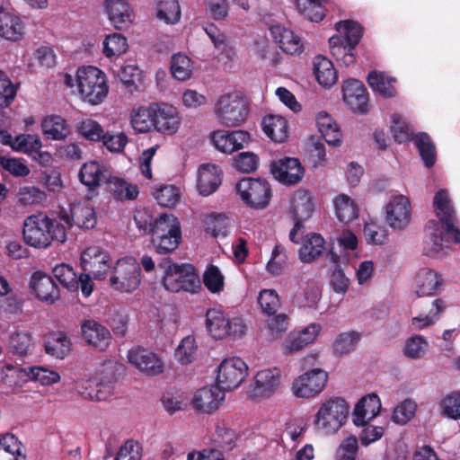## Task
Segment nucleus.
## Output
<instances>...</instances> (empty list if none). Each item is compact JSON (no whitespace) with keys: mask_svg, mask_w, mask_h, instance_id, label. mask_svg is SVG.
<instances>
[{"mask_svg":"<svg viewBox=\"0 0 460 460\" xmlns=\"http://www.w3.org/2000/svg\"><path fill=\"white\" fill-rule=\"evenodd\" d=\"M155 107L140 106L130 113V124L137 133H147L155 130Z\"/></svg>","mask_w":460,"mask_h":460,"instance_id":"obj_39","label":"nucleus"},{"mask_svg":"<svg viewBox=\"0 0 460 460\" xmlns=\"http://www.w3.org/2000/svg\"><path fill=\"white\" fill-rule=\"evenodd\" d=\"M75 389L79 395L86 400L102 402L111 398L103 386L98 384L95 376L77 380L75 383Z\"/></svg>","mask_w":460,"mask_h":460,"instance_id":"obj_40","label":"nucleus"},{"mask_svg":"<svg viewBox=\"0 0 460 460\" xmlns=\"http://www.w3.org/2000/svg\"><path fill=\"white\" fill-rule=\"evenodd\" d=\"M283 371L277 367L262 368L256 372L250 389V396L257 401L273 397L281 388Z\"/></svg>","mask_w":460,"mask_h":460,"instance_id":"obj_11","label":"nucleus"},{"mask_svg":"<svg viewBox=\"0 0 460 460\" xmlns=\"http://www.w3.org/2000/svg\"><path fill=\"white\" fill-rule=\"evenodd\" d=\"M71 216L74 223L81 228L91 229L97 223L95 209L88 201L74 204Z\"/></svg>","mask_w":460,"mask_h":460,"instance_id":"obj_45","label":"nucleus"},{"mask_svg":"<svg viewBox=\"0 0 460 460\" xmlns=\"http://www.w3.org/2000/svg\"><path fill=\"white\" fill-rule=\"evenodd\" d=\"M427 230L429 235L423 244L424 254L432 258L446 254L450 240L455 241L454 234L443 228L441 223L434 220L428 223Z\"/></svg>","mask_w":460,"mask_h":460,"instance_id":"obj_16","label":"nucleus"},{"mask_svg":"<svg viewBox=\"0 0 460 460\" xmlns=\"http://www.w3.org/2000/svg\"><path fill=\"white\" fill-rule=\"evenodd\" d=\"M109 283L111 288L121 293H133L141 284V269L132 256L118 259L111 266Z\"/></svg>","mask_w":460,"mask_h":460,"instance_id":"obj_6","label":"nucleus"},{"mask_svg":"<svg viewBox=\"0 0 460 460\" xmlns=\"http://www.w3.org/2000/svg\"><path fill=\"white\" fill-rule=\"evenodd\" d=\"M26 34V24L19 13L13 9L0 11V38L17 42L22 40Z\"/></svg>","mask_w":460,"mask_h":460,"instance_id":"obj_21","label":"nucleus"},{"mask_svg":"<svg viewBox=\"0 0 460 460\" xmlns=\"http://www.w3.org/2000/svg\"><path fill=\"white\" fill-rule=\"evenodd\" d=\"M30 367L21 368L7 364L0 371V378L9 386H20L30 381Z\"/></svg>","mask_w":460,"mask_h":460,"instance_id":"obj_62","label":"nucleus"},{"mask_svg":"<svg viewBox=\"0 0 460 460\" xmlns=\"http://www.w3.org/2000/svg\"><path fill=\"white\" fill-rule=\"evenodd\" d=\"M342 100L348 109L355 114L369 112V95L364 84L357 79H347L341 85Z\"/></svg>","mask_w":460,"mask_h":460,"instance_id":"obj_14","label":"nucleus"},{"mask_svg":"<svg viewBox=\"0 0 460 460\" xmlns=\"http://www.w3.org/2000/svg\"><path fill=\"white\" fill-rule=\"evenodd\" d=\"M108 175L107 168L96 161L84 163L79 172L81 182L89 188L99 186L104 181L108 182Z\"/></svg>","mask_w":460,"mask_h":460,"instance_id":"obj_37","label":"nucleus"},{"mask_svg":"<svg viewBox=\"0 0 460 460\" xmlns=\"http://www.w3.org/2000/svg\"><path fill=\"white\" fill-rule=\"evenodd\" d=\"M164 288L172 293L181 291L197 293L201 286L199 275L193 267L168 262L162 279Z\"/></svg>","mask_w":460,"mask_h":460,"instance_id":"obj_7","label":"nucleus"},{"mask_svg":"<svg viewBox=\"0 0 460 460\" xmlns=\"http://www.w3.org/2000/svg\"><path fill=\"white\" fill-rule=\"evenodd\" d=\"M235 191L239 199L252 209H264L270 205L272 190L268 181L246 177L237 181Z\"/></svg>","mask_w":460,"mask_h":460,"instance_id":"obj_8","label":"nucleus"},{"mask_svg":"<svg viewBox=\"0 0 460 460\" xmlns=\"http://www.w3.org/2000/svg\"><path fill=\"white\" fill-rule=\"evenodd\" d=\"M328 381L329 374L325 369L314 367L293 379L290 393L297 399H314L325 390Z\"/></svg>","mask_w":460,"mask_h":460,"instance_id":"obj_9","label":"nucleus"},{"mask_svg":"<svg viewBox=\"0 0 460 460\" xmlns=\"http://www.w3.org/2000/svg\"><path fill=\"white\" fill-rule=\"evenodd\" d=\"M336 218L343 224H350L359 217V206L350 196L345 193L336 195L332 199Z\"/></svg>","mask_w":460,"mask_h":460,"instance_id":"obj_33","label":"nucleus"},{"mask_svg":"<svg viewBox=\"0 0 460 460\" xmlns=\"http://www.w3.org/2000/svg\"><path fill=\"white\" fill-rule=\"evenodd\" d=\"M433 208L436 216L438 217V223H441L443 228H447L448 233L454 234L455 243L460 242V232L454 225L455 210L448 190L439 189L433 198Z\"/></svg>","mask_w":460,"mask_h":460,"instance_id":"obj_20","label":"nucleus"},{"mask_svg":"<svg viewBox=\"0 0 460 460\" xmlns=\"http://www.w3.org/2000/svg\"><path fill=\"white\" fill-rule=\"evenodd\" d=\"M224 400V390L217 385H212L196 390L190 404L197 412L210 414L219 409Z\"/></svg>","mask_w":460,"mask_h":460,"instance_id":"obj_18","label":"nucleus"},{"mask_svg":"<svg viewBox=\"0 0 460 460\" xmlns=\"http://www.w3.org/2000/svg\"><path fill=\"white\" fill-rule=\"evenodd\" d=\"M381 408V399L376 394L364 395L354 405L351 414L353 424L361 427L370 423L379 415Z\"/></svg>","mask_w":460,"mask_h":460,"instance_id":"obj_22","label":"nucleus"},{"mask_svg":"<svg viewBox=\"0 0 460 460\" xmlns=\"http://www.w3.org/2000/svg\"><path fill=\"white\" fill-rule=\"evenodd\" d=\"M155 13L156 17L166 24H176L181 17L178 0H157Z\"/></svg>","mask_w":460,"mask_h":460,"instance_id":"obj_53","label":"nucleus"},{"mask_svg":"<svg viewBox=\"0 0 460 460\" xmlns=\"http://www.w3.org/2000/svg\"><path fill=\"white\" fill-rule=\"evenodd\" d=\"M52 271L56 279L67 291L75 292L78 290V276L72 266L60 263L56 265Z\"/></svg>","mask_w":460,"mask_h":460,"instance_id":"obj_60","label":"nucleus"},{"mask_svg":"<svg viewBox=\"0 0 460 460\" xmlns=\"http://www.w3.org/2000/svg\"><path fill=\"white\" fill-rule=\"evenodd\" d=\"M336 35L345 43L358 45L363 35V29L361 25L352 20H343L335 23Z\"/></svg>","mask_w":460,"mask_h":460,"instance_id":"obj_50","label":"nucleus"},{"mask_svg":"<svg viewBox=\"0 0 460 460\" xmlns=\"http://www.w3.org/2000/svg\"><path fill=\"white\" fill-rule=\"evenodd\" d=\"M429 349V343L426 337L420 334H413L409 337L403 345V355L411 359L424 358Z\"/></svg>","mask_w":460,"mask_h":460,"instance_id":"obj_57","label":"nucleus"},{"mask_svg":"<svg viewBox=\"0 0 460 460\" xmlns=\"http://www.w3.org/2000/svg\"><path fill=\"white\" fill-rule=\"evenodd\" d=\"M72 342L63 332L50 334L45 343V351L56 358H64L71 351Z\"/></svg>","mask_w":460,"mask_h":460,"instance_id":"obj_48","label":"nucleus"},{"mask_svg":"<svg viewBox=\"0 0 460 460\" xmlns=\"http://www.w3.org/2000/svg\"><path fill=\"white\" fill-rule=\"evenodd\" d=\"M325 240L317 233H308L302 240L298 251L301 262L310 264L317 261L324 252Z\"/></svg>","mask_w":460,"mask_h":460,"instance_id":"obj_31","label":"nucleus"},{"mask_svg":"<svg viewBox=\"0 0 460 460\" xmlns=\"http://www.w3.org/2000/svg\"><path fill=\"white\" fill-rule=\"evenodd\" d=\"M194 62L183 54H174L171 58L170 70L173 78L178 81H187L191 78L194 72Z\"/></svg>","mask_w":460,"mask_h":460,"instance_id":"obj_49","label":"nucleus"},{"mask_svg":"<svg viewBox=\"0 0 460 460\" xmlns=\"http://www.w3.org/2000/svg\"><path fill=\"white\" fill-rule=\"evenodd\" d=\"M357 45L345 43L338 37L329 39V49L332 56L344 66H349L356 61L355 49Z\"/></svg>","mask_w":460,"mask_h":460,"instance_id":"obj_43","label":"nucleus"},{"mask_svg":"<svg viewBox=\"0 0 460 460\" xmlns=\"http://www.w3.org/2000/svg\"><path fill=\"white\" fill-rule=\"evenodd\" d=\"M270 169L276 181L288 186L300 182L305 174L300 161L295 157L276 159L270 164Z\"/></svg>","mask_w":460,"mask_h":460,"instance_id":"obj_17","label":"nucleus"},{"mask_svg":"<svg viewBox=\"0 0 460 460\" xmlns=\"http://www.w3.org/2000/svg\"><path fill=\"white\" fill-rule=\"evenodd\" d=\"M250 106L244 96L238 92L219 95L213 105L215 119L225 127H238L243 124L249 115Z\"/></svg>","mask_w":460,"mask_h":460,"instance_id":"obj_4","label":"nucleus"},{"mask_svg":"<svg viewBox=\"0 0 460 460\" xmlns=\"http://www.w3.org/2000/svg\"><path fill=\"white\" fill-rule=\"evenodd\" d=\"M200 220L204 229L213 236H225L227 234L230 220L226 216L217 213H208L202 215Z\"/></svg>","mask_w":460,"mask_h":460,"instance_id":"obj_55","label":"nucleus"},{"mask_svg":"<svg viewBox=\"0 0 460 460\" xmlns=\"http://www.w3.org/2000/svg\"><path fill=\"white\" fill-rule=\"evenodd\" d=\"M84 341L99 349H105L111 341V333L107 328L93 320H86L81 325Z\"/></svg>","mask_w":460,"mask_h":460,"instance_id":"obj_34","label":"nucleus"},{"mask_svg":"<svg viewBox=\"0 0 460 460\" xmlns=\"http://www.w3.org/2000/svg\"><path fill=\"white\" fill-rule=\"evenodd\" d=\"M198 342L192 335H188L181 339L173 353L177 363L184 367L193 364L198 359Z\"/></svg>","mask_w":460,"mask_h":460,"instance_id":"obj_41","label":"nucleus"},{"mask_svg":"<svg viewBox=\"0 0 460 460\" xmlns=\"http://www.w3.org/2000/svg\"><path fill=\"white\" fill-rule=\"evenodd\" d=\"M151 243L160 254L177 249L181 241V225L172 214H162L155 218L151 228Z\"/></svg>","mask_w":460,"mask_h":460,"instance_id":"obj_5","label":"nucleus"},{"mask_svg":"<svg viewBox=\"0 0 460 460\" xmlns=\"http://www.w3.org/2000/svg\"><path fill=\"white\" fill-rule=\"evenodd\" d=\"M337 243L342 253L340 256L341 261L350 263L358 257L356 251L358 246V239L353 231L343 230L337 237Z\"/></svg>","mask_w":460,"mask_h":460,"instance_id":"obj_51","label":"nucleus"},{"mask_svg":"<svg viewBox=\"0 0 460 460\" xmlns=\"http://www.w3.org/2000/svg\"><path fill=\"white\" fill-rule=\"evenodd\" d=\"M210 139L217 150L230 155L244 148L251 142V135L241 129H217L211 133Z\"/></svg>","mask_w":460,"mask_h":460,"instance_id":"obj_19","label":"nucleus"},{"mask_svg":"<svg viewBox=\"0 0 460 460\" xmlns=\"http://www.w3.org/2000/svg\"><path fill=\"white\" fill-rule=\"evenodd\" d=\"M442 281V277L435 270L422 267L415 274L416 293L420 296L434 295L440 288Z\"/></svg>","mask_w":460,"mask_h":460,"instance_id":"obj_29","label":"nucleus"},{"mask_svg":"<svg viewBox=\"0 0 460 460\" xmlns=\"http://www.w3.org/2000/svg\"><path fill=\"white\" fill-rule=\"evenodd\" d=\"M313 74L317 83L324 89H330L338 81V72L328 58L317 55L312 62Z\"/></svg>","mask_w":460,"mask_h":460,"instance_id":"obj_32","label":"nucleus"},{"mask_svg":"<svg viewBox=\"0 0 460 460\" xmlns=\"http://www.w3.org/2000/svg\"><path fill=\"white\" fill-rule=\"evenodd\" d=\"M0 460H25L22 443L12 434L0 438Z\"/></svg>","mask_w":460,"mask_h":460,"instance_id":"obj_54","label":"nucleus"},{"mask_svg":"<svg viewBox=\"0 0 460 460\" xmlns=\"http://www.w3.org/2000/svg\"><path fill=\"white\" fill-rule=\"evenodd\" d=\"M128 49V40L120 33L110 34L102 42V52L108 58H117L125 54Z\"/></svg>","mask_w":460,"mask_h":460,"instance_id":"obj_59","label":"nucleus"},{"mask_svg":"<svg viewBox=\"0 0 460 460\" xmlns=\"http://www.w3.org/2000/svg\"><path fill=\"white\" fill-rule=\"evenodd\" d=\"M56 64V55L49 47H40L27 59V66L32 72L51 68Z\"/></svg>","mask_w":460,"mask_h":460,"instance_id":"obj_52","label":"nucleus"},{"mask_svg":"<svg viewBox=\"0 0 460 460\" xmlns=\"http://www.w3.org/2000/svg\"><path fill=\"white\" fill-rule=\"evenodd\" d=\"M153 197L159 205L165 208H174L181 200V193L178 187L172 184L157 187Z\"/></svg>","mask_w":460,"mask_h":460,"instance_id":"obj_63","label":"nucleus"},{"mask_svg":"<svg viewBox=\"0 0 460 460\" xmlns=\"http://www.w3.org/2000/svg\"><path fill=\"white\" fill-rule=\"evenodd\" d=\"M128 363L145 376H154L164 370V361L152 350L141 347H135L128 350Z\"/></svg>","mask_w":460,"mask_h":460,"instance_id":"obj_15","label":"nucleus"},{"mask_svg":"<svg viewBox=\"0 0 460 460\" xmlns=\"http://www.w3.org/2000/svg\"><path fill=\"white\" fill-rule=\"evenodd\" d=\"M206 316V325L210 335L217 340L227 338L229 317L217 309L208 310Z\"/></svg>","mask_w":460,"mask_h":460,"instance_id":"obj_46","label":"nucleus"},{"mask_svg":"<svg viewBox=\"0 0 460 460\" xmlns=\"http://www.w3.org/2000/svg\"><path fill=\"white\" fill-rule=\"evenodd\" d=\"M262 130L272 141L285 142L289 136V125L286 118L280 115L270 114L263 118Z\"/></svg>","mask_w":460,"mask_h":460,"instance_id":"obj_35","label":"nucleus"},{"mask_svg":"<svg viewBox=\"0 0 460 460\" xmlns=\"http://www.w3.org/2000/svg\"><path fill=\"white\" fill-rule=\"evenodd\" d=\"M314 197L310 191L299 189L293 192L289 210L296 224L310 218L314 212Z\"/></svg>","mask_w":460,"mask_h":460,"instance_id":"obj_28","label":"nucleus"},{"mask_svg":"<svg viewBox=\"0 0 460 460\" xmlns=\"http://www.w3.org/2000/svg\"><path fill=\"white\" fill-rule=\"evenodd\" d=\"M112 264L110 255L99 246H88L81 252L80 266L94 279H104Z\"/></svg>","mask_w":460,"mask_h":460,"instance_id":"obj_13","label":"nucleus"},{"mask_svg":"<svg viewBox=\"0 0 460 460\" xmlns=\"http://www.w3.org/2000/svg\"><path fill=\"white\" fill-rule=\"evenodd\" d=\"M22 237L28 245L37 249H45L54 240L64 242L66 232L62 225L55 223L47 215L36 213L24 219Z\"/></svg>","mask_w":460,"mask_h":460,"instance_id":"obj_2","label":"nucleus"},{"mask_svg":"<svg viewBox=\"0 0 460 460\" xmlns=\"http://www.w3.org/2000/svg\"><path fill=\"white\" fill-rule=\"evenodd\" d=\"M360 340V334L350 331L340 333L332 343L333 353L337 356H344L355 350Z\"/></svg>","mask_w":460,"mask_h":460,"instance_id":"obj_61","label":"nucleus"},{"mask_svg":"<svg viewBox=\"0 0 460 460\" xmlns=\"http://www.w3.org/2000/svg\"><path fill=\"white\" fill-rule=\"evenodd\" d=\"M108 187L113 196L120 200H133L139 194V188L137 184L117 176L109 177Z\"/></svg>","mask_w":460,"mask_h":460,"instance_id":"obj_47","label":"nucleus"},{"mask_svg":"<svg viewBox=\"0 0 460 460\" xmlns=\"http://www.w3.org/2000/svg\"><path fill=\"white\" fill-rule=\"evenodd\" d=\"M271 34L283 51L291 55L300 54L303 51L301 39L291 30L281 26H274L271 28Z\"/></svg>","mask_w":460,"mask_h":460,"instance_id":"obj_38","label":"nucleus"},{"mask_svg":"<svg viewBox=\"0 0 460 460\" xmlns=\"http://www.w3.org/2000/svg\"><path fill=\"white\" fill-rule=\"evenodd\" d=\"M222 182V171L217 164H203L197 170L196 188L202 196L214 193Z\"/></svg>","mask_w":460,"mask_h":460,"instance_id":"obj_27","label":"nucleus"},{"mask_svg":"<svg viewBox=\"0 0 460 460\" xmlns=\"http://www.w3.org/2000/svg\"><path fill=\"white\" fill-rule=\"evenodd\" d=\"M363 235L367 244L382 245L387 240V230L378 221L369 219L365 222Z\"/></svg>","mask_w":460,"mask_h":460,"instance_id":"obj_64","label":"nucleus"},{"mask_svg":"<svg viewBox=\"0 0 460 460\" xmlns=\"http://www.w3.org/2000/svg\"><path fill=\"white\" fill-rule=\"evenodd\" d=\"M331 261L336 264L335 269L332 272L330 279V286L334 293L338 295H345L349 288L350 279L346 276L344 270L341 269V257L336 253L331 254Z\"/></svg>","mask_w":460,"mask_h":460,"instance_id":"obj_56","label":"nucleus"},{"mask_svg":"<svg viewBox=\"0 0 460 460\" xmlns=\"http://www.w3.org/2000/svg\"><path fill=\"white\" fill-rule=\"evenodd\" d=\"M318 132L329 146H340L342 143V132L338 122L326 111L315 115Z\"/></svg>","mask_w":460,"mask_h":460,"instance_id":"obj_30","label":"nucleus"},{"mask_svg":"<svg viewBox=\"0 0 460 460\" xmlns=\"http://www.w3.org/2000/svg\"><path fill=\"white\" fill-rule=\"evenodd\" d=\"M64 84L91 105H99L109 93L107 75L96 66H83L77 69L75 75L66 74Z\"/></svg>","mask_w":460,"mask_h":460,"instance_id":"obj_1","label":"nucleus"},{"mask_svg":"<svg viewBox=\"0 0 460 460\" xmlns=\"http://www.w3.org/2000/svg\"><path fill=\"white\" fill-rule=\"evenodd\" d=\"M105 12L111 24L117 30L128 28L135 20V12L128 0H105Z\"/></svg>","mask_w":460,"mask_h":460,"instance_id":"obj_25","label":"nucleus"},{"mask_svg":"<svg viewBox=\"0 0 460 460\" xmlns=\"http://www.w3.org/2000/svg\"><path fill=\"white\" fill-rule=\"evenodd\" d=\"M412 214L410 198L403 194L391 195L384 206V219L394 231L406 229L411 222Z\"/></svg>","mask_w":460,"mask_h":460,"instance_id":"obj_10","label":"nucleus"},{"mask_svg":"<svg viewBox=\"0 0 460 460\" xmlns=\"http://www.w3.org/2000/svg\"><path fill=\"white\" fill-rule=\"evenodd\" d=\"M445 308L446 305L443 300H433L411 316L409 321L411 329L415 332L429 330L438 323Z\"/></svg>","mask_w":460,"mask_h":460,"instance_id":"obj_26","label":"nucleus"},{"mask_svg":"<svg viewBox=\"0 0 460 460\" xmlns=\"http://www.w3.org/2000/svg\"><path fill=\"white\" fill-rule=\"evenodd\" d=\"M248 365L239 357L224 358L217 367L216 382L223 390L239 387L248 376Z\"/></svg>","mask_w":460,"mask_h":460,"instance_id":"obj_12","label":"nucleus"},{"mask_svg":"<svg viewBox=\"0 0 460 460\" xmlns=\"http://www.w3.org/2000/svg\"><path fill=\"white\" fill-rule=\"evenodd\" d=\"M32 294L40 301L52 305L59 299V288L53 279L42 271H36L30 280Z\"/></svg>","mask_w":460,"mask_h":460,"instance_id":"obj_23","label":"nucleus"},{"mask_svg":"<svg viewBox=\"0 0 460 460\" xmlns=\"http://www.w3.org/2000/svg\"><path fill=\"white\" fill-rule=\"evenodd\" d=\"M349 404L341 396L324 398L313 416V425L324 435H335L346 424Z\"/></svg>","mask_w":460,"mask_h":460,"instance_id":"obj_3","label":"nucleus"},{"mask_svg":"<svg viewBox=\"0 0 460 460\" xmlns=\"http://www.w3.org/2000/svg\"><path fill=\"white\" fill-rule=\"evenodd\" d=\"M327 0H296L298 12L306 19L318 22L326 15L323 4Z\"/></svg>","mask_w":460,"mask_h":460,"instance_id":"obj_58","label":"nucleus"},{"mask_svg":"<svg viewBox=\"0 0 460 460\" xmlns=\"http://www.w3.org/2000/svg\"><path fill=\"white\" fill-rule=\"evenodd\" d=\"M367 83L372 91L383 98H393L396 95L395 79L383 72H370Z\"/></svg>","mask_w":460,"mask_h":460,"instance_id":"obj_42","label":"nucleus"},{"mask_svg":"<svg viewBox=\"0 0 460 460\" xmlns=\"http://www.w3.org/2000/svg\"><path fill=\"white\" fill-rule=\"evenodd\" d=\"M42 134L49 139L55 141L65 140L71 133V128L61 116L49 115L45 117L40 123Z\"/></svg>","mask_w":460,"mask_h":460,"instance_id":"obj_36","label":"nucleus"},{"mask_svg":"<svg viewBox=\"0 0 460 460\" xmlns=\"http://www.w3.org/2000/svg\"><path fill=\"white\" fill-rule=\"evenodd\" d=\"M122 367L117 361L109 360L102 364L95 374L98 384L107 391L110 396H112L114 385L118 381V377Z\"/></svg>","mask_w":460,"mask_h":460,"instance_id":"obj_44","label":"nucleus"},{"mask_svg":"<svg viewBox=\"0 0 460 460\" xmlns=\"http://www.w3.org/2000/svg\"><path fill=\"white\" fill-rule=\"evenodd\" d=\"M155 131L166 135L173 136L181 128L182 117L174 106L162 104L155 106Z\"/></svg>","mask_w":460,"mask_h":460,"instance_id":"obj_24","label":"nucleus"}]
</instances>
